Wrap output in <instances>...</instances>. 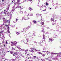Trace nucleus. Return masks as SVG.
<instances>
[{"instance_id":"obj_61","label":"nucleus","mask_w":61,"mask_h":61,"mask_svg":"<svg viewBox=\"0 0 61 61\" xmlns=\"http://www.w3.org/2000/svg\"><path fill=\"white\" fill-rule=\"evenodd\" d=\"M47 29H49V27H47Z\"/></svg>"},{"instance_id":"obj_48","label":"nucleus","mask_w":61,"mask_h":61,"mask_svg":"<svg viewBox=\"0 0 61 61\" xmlns=\"http://www.w3.org/2000/svg\"><path fill=\"white\" fill-rule=\"evenodd\" d=\"M12 50H15V49L13 47H12Z\"/></svg>"},{"instance_id":"obj_47","label":"nucleus","mask_w":61,"mask_h":61,"mask_svg":"<svg viewBox=\"0 0 61 61\" xmlns=\"http://www.w3.org/2000/svg\"><path fill=\"white\" fill-rule=\"evenodd\" d=\"M41 61H45L44 60H42V59H41Z\"/></svg>"},{"instance_id":"obj_54","label":"nucleus","mask_w":61,"mask_h":61,"mask_svg":"<svg viewBox=\"0 0 61 61\" xmlns=\"http://www.w3.org/2000/svg\"><path fill=\"white\" fill-rule=\"evenodd\" d=\"M46 34H49V32H46Z\"/></svg>"},{"instance_id":"obj_64","label":"nucleus","mask_w":61,"mask_h":61,"mask_svg":"<svg viewBox=\"0 0 61 61\" xmlns=\"http://www.w3.org/2000/svg\"><path fill=\"white\" fill-rule=\"evenodd\" d=\"M33 35H35V33H33Z\"/></svg>"},{"instance_id":"obj_1","label":"nucleus","mask_w":61,"mask_h":61,"mask_svg":"<svg viewBox=\"0 0 61 61\" xmlns=\"http://www.w3.org/2000/svg\"><path fill=\"white\" fill-rule=\"evenodd\" d=\"M15 8L14 7H13V8L12 10H11V11H15ZM9 9V7H8L6 8V10H4V12L3 14H5V15H7L8 16H9L10 15V16H12V12L10 13H9L8 12H7L8 10V9Z\"/></svg>"},{"instance_id":"obj_42","label":"nucleus","mask_w":61,"mask_h":61,"mask_svg":"<svg viewBox=\"0 0 61 61\" xmlns=\"http://www.w3.org/2000/svg\"><path fill=\"white\" fill-rule=\"evenodd\" d=\"M31 15V16H33V13H31L30 14Z\"/></svg>"},{"instance_id":"obj_53","label":"nucleus","mask_w":61,"mask_h":61,"mask_svg":"<svg viewBox=\"0 0 61 61\" xmlns=\"http://www.w3.org/2000/svg\"><path fill=\"white\" fill-rule=\"evenodd\" d=\"M46 11V9H45L44 10H43V11Z\"/></svg>"},{"instance_id":"obj_23","label":"nucleus","mask_w":61,"mask_h":61,"mask_svg":"<svg viewBox=\"0 0 61 61\" xmlns=\"http://www.w3.org/2000/svg\"><path fill=\"white\" fill-rule=\"evenodd\" d=\"M24 49H22L21 48H20V51H23Z\"/></svg>"},{"instance_id":"obj_28","label":"nucleus","mask_w":61,"mask_h":61,"mask_svg":"<svg viewBox=\"0 0 61 61\" xmlns=\"http://www.w3.org/2000/svg\"><path fill=\"white\" fill-rule=\"evenodd\" d=\"M2 5L0 4V7H1V8H3V6Z\"/></svg>"},{"instance_id":"obj_26","label":"nucleus","mask_w":61,"mask_h":61,"mask_svg":"<svg viewBox=\"0 0 61 61\" xmlns=\"http://www.w3.org/2000/svg\"><path fill=\"white\" fill-rule=\"evenodd\" d=\"M16 47H17V48H18V49H19L20 50V49H21V48H20V47L18 46H16Z\"/></svg>"},{"instance_id":"obj_57","label":"nucleus","mask_w":61,"mask_h":61,"mask_svg":"<svg viewBox=\"0 0 61 61\" xmlns=\"http://www.w3.org/2000/svg\"><path fill=\"white\" fill-rule=\"evenodd\" d=\"M14 61V59L11 60V61Z\"/></svg>"},{"instance_id":"obj_44","label":"nucleus","mask_w":61,"mask_h":61,"mask_svg":"<svg viewBox=\"0 0 61 61\" xmlns=\"http://www.w3.org/2000/svg\"><path fill=\"white\" fill-rule=\"evenodd\" d=\"M58 8V7L57 6L55 7V9H56V8Z\"/></svg>"},{"instance_id":"obj_35","label":"nucleus","mask_w":61,"mask_h":61,"mask_svg":"<svg viewBox=\"0 0 61 61\" xmlns=\"http://www.w3.org/2000/svg\"><path fill=\"white\" fill-rule=\"evenodd\" d=\"M7 22L8 23H10V21L9 20H7Z\"/></svg>"},{"instance_id":"obj_43","label":"nucleus","mask_w":61,"mask_h":61,"mask_svg":"<svg viewBox=\"0 0 61 61\" xmlns=\"http://www.w3.org/2000/svg\"><path fill=\"white\" fill-rule=\"evenodd\" d=\"M18 19H16V21H18Z\"/></svg>"},{"instance_id":"obj_50","label":"nucleus","mask_w":61,"mask_h":61,"mask_svg":"<svg viewBox=\"0 0 61 61\" xmlns=\"http://www.w3.org/2000/svg\"><path fill=\"white\" fill-rule=\"evenodd\" d=\"M15 57L16 58H18V56H15Z\"/></svg>"},{"instance_id":"obj_41","label":"nucleus","mask_w":61,"mask_h":61,"mask_svg":"<svg viewBox=\"0 0 61 61\" xmlns=\"http://www.w3.org/2000/svg\"><path fill=\"white\" fill-rule=\"evenodd\" d=\"M34 0H28V1H33Z\"/></svg>"},{"instance_id":"obj_10","label":"nucleus","mask_w":61,"mask_h":61,"mask_svg":"<svg viewBox=\"0 0 61 61\" xmlns=\"http://www.w3.org/2000/svg\"><path fill=\"white\" fill-rule=\"evenodd\" d=\"M52 41V39L51 38H50L49 39V42H50Z\"/></svg>"},{"instance_id":"obj_52","label":"nucleus","mask_w":61,"mask_h":61,"mask_svg":"<svg viewBox=\"0 0 61 61\" xmlns=\"http://www.w3.org/2000/svg\"><path fill=\"white\" fill-rule=\"evenodd\" d=\"M50 60L49 59V58H47V60Z\"/></svg>"},{"instance_id":"obj_18","label":"nucleus","mask_w":61,"mask_h":61,"mask_svg":"<svg viewBox=\"0 0 61 61\" xmlns=\"http://www.w3.org/2000/svg\"><path fill=\"white\" fill-rule=\"evenodd\" d=\"M29 10H32L33 9L31 7H29Z\"/></svg>"},{"instance_id":"obj_7","label":"nucleus","mask_w":61,"mask_h":61,"mask_svg":"<svg viewBox=\"0 0 61 61\" xmlns=\"http://www.w3.org/2000/svg\"><path fill=\"white\" fill-rule=\"evenodd\" d=\"M41 28H42V29H43V30H41L42 32H43H43H45V30H44V28H43V26H41Z\"/></svg>"},{"instance_id":"obj_9","label":"nucleus","mask_w":61,"mask_h":61,"mask_svg":"<svg viewBox=\"0 0 61 61\" xmlns=\"http://www.w3.org/2000/svg\"><path fill=\"white\" fill-rule=\"evenodd\" d=\"M23 31L24 32H25V33H26V30L25 29V28H24L23 29Z\"/></svg>"},{"instance_id":"obj_3","label":"nucleus","mask_w":61,"mask_h":61,"mask_svg":"<svg viewBox=\"0 0 61 61\" xmlns=\"http://www.w3.org/2000/svg\"><path fill=\"white\" fill-rule=\"evenodd\" d=\"M35 49L34 48H33L32 49V48H30V50H29V51H31V52H32V53H33L34 52V51H33V50H34Z\"/></svg>"},{"instance_id":"obj_11","label":"nucleus","mask_w":61,"mask_h":61,"mask_svg":"<svg viewBox=\"0 0 61 61\" xmlns=\"http://www.w3.org/2000/svg\"><path fill=\"white\" fill-rule=\"evenodd\" d=\"M17 8H20V10H22V8H21V6H17Z\"/></svg>"},{"instance_id":"obj_51","label":"nucleus","mask_w":61,"mask_h":61,"mask_svg":"<svg viewBox=\"0 0 61 61\" xmlns=\"http://www.w3.org/2000/svg\"><path fill=\"white\" fill-rule=\"evenodd\" d=\"M44 7L45 8H47V7L46 6H44Z\"/></svg>"},{"instance_id":"obj_31","label":"nucleus","mask_w":61,"mask_h":61,"mask_svg":"<svg viewBox=\"0 0 61 61\" xmlns=\"http://www.w3.org/2000/svg\"><path fill=\"white\" fill-rule=\"evenodd\" d=\"M23 11H21L20 12H19V13L20 14H23Z\"/></svg>"},{"instance_id":"obj_56","label":"nucleus","mask_w":61,"mask_h":61,"mask_svg":"<svg viewBox=\"0 0 61 61\" xmlns=\"http://www.w3.org/2000/svg\"><path fill=\"white\" fill-rule=\"evenodd\" d=\"M26 51H28V50H26L25 51V52H26Z\"/></svg>"},{"instance_id":"obj_55","label":"nucleus","mask_w":61,"mask_h":61,"mask_svg":"<svg viewBox=\"0 0 61 61\" xmlns=\"http://www.w3.org/2000/svg\"><path fill=\"white\" fill-rule=\"evenodd\" d=\"M2 37V38H4V36L3 35Z\"/></svg>"},{"instance_id":"obj_16","label":"nucleus","mask_w":61,"mask_h":61,"mask_svg":"<svg viewBox=\"0 0 61 61\" xmlns=\"http://www.w3.org/2000/svg\"><path fill=\"white\" fill-rule=\"evenodd\" d=\"M14 55H17V53H16V52H13V56H14Z\"/></svg>"},{"instance_id":"obj_5","label":"nucleus","mask_w":61,"mask_h":61,"mask_svg":"<svg viewBox=\"0 0 61 61\" xmlns=\"http://www.w3.org/2000/svg\"><path fill=\"white\" fill-rule=\"evenodd\" d=\"M24 19L25 20H27V19L25 18V17H22V19H21V21H23V19Z\"/></svg>"},{"instance_id":"obj_12","label":"nucleus","mask_w":61,"mask_h":61,"mask_svg":"<svg viewBox=\"0 0 61 61\" xmlns=\"http://www.w3.org/2000/svg\"><path fill=\"white\" fill-rule=\"evenodd\" d=\"M11 46H15V44H14V42H11Z\"/></svg>"},{"instance_id":"obj_63","label":"nucleus","mask_w":61,"mask_h":61,"mask_svg":"<svg viewBox=\"0 0 61 61\" xmlns=\"http://www.w3.org/2000/svg\"><path fill=\"white\" fill-rule=\"evenodd\" d=\"M49 9H51V8L49 7Z\"/></svg>"},{"instance_id":"obj_45","label":"nucleus","mask_w":61,"mask_h":61,"mask_svg":"<svg viewBox=\"0 0 61 61\" xmlns=\"http://www.w3.org/2000/svg\"><path fill=\"white\" fill-rule=\"evenodd\" d=\"M8 33L9 34V33H10V32L9 31V30H8Z\"/></svg>"},{"instance_id":"obj_58","label":"nucleus","mask_w":61,"mask_h":61,"mask_svg":"<svg viewBox=\"0 0 61 61\" xmlns=\"http://www.w3.org/2000/svg\"><path fill=\"white\" fill-rule=\"evenodd\" d=\"M24 44H26V43H25V41H24Z\"/></svg>"},{"instance_id":"obj_33","label":"nucleus","mask_w":61,"mask_h":61,"mask_svg":"<svg viewBox=\"0 0 61 61\" xmlns=\"http://www.w3.org/2000/svg\"><path fill=\"white\" fill-rule=\"evenodd\" d=\"M42 25H43L44 24V23L43 22H41Z\"/></svg>"},{"instance_id":"obj_59","label":"nucleus","mask_w":61,"mask_h":61,"mask_svg":"<svg viewBox=\"0 0 61 61\" xmlns=\"http://www.w3.org/2000/svg\"><path fill=\"white\" fill-rule=\"evenodd\" d=\"M1 44H2V43H0V47L1 46Z\"/></svg>"},{"instance_id":"obj_39","label":"nucleus","mask_w":61,"mask_h":61,"mask_svg":"<svg viewBox=\"0 0 61 61\" xmlns=\"http://www.w3.org/2000/svg\"><path fill=\"white\" fill-rule=\"evenodd\" d=\"M38 53H39V54H41V55H42L43 54L42 53H41L40 52H39Z\"/></svg>"},{"instance_id":"obj_30","label":"nucleus","mask_w":61,"mask_h":61,"mask_svg":"<svg viewBox=\"0 0 61 61\" xmlns=\"http://www.w3.org/2000/svg\"><path fill=\"white\" fill-rule=\"evenodd\" d=\"M42 52H46V53H49V52H48V51H42Z\"/></svg>"},{"instance_id":"obj_22","label":"nucleus","mask_w":61,"mask_h":61,"mask_svg":"<svg viewBox=\"0 0 61 61\" xmlns=\"http://www.w3.org/2000/svg\"><path fill=\"white\" fill-rule=\"evenodd\" d=\"M42 42H43V41H41L39 43V45H41V43H42Z\"/></svg>"},{"instance_id":"obj_14","label":"nucleus","mask_w":61,"mask_h":61,"mask_svg":"<svg viewBox=\"0 0 61 61\" xmlns=\"http://www.w3.org/2000/svg\"><path fill=\"white\" fill-rule=\"evenodd\" d=\"M30 27H31V26H29L25 28V29H26V30H28V29H29V28H30Z\"/></svg>"},{"instance_id":"obj_32","label":"nucleus","mask_w":61,"mask_h":61,"mask_svg":"<svg viewBox=\"0 0 61 61\" xmlns=\"http://www.w3.org/2000/svg\"><path fill=\"white\" fill-rule=\"evenodd\" d=\"M51 20L52 21H54V19H53L51 18Z\"/></svg>"},{"instance_id":"obj_8","label":"nucleus","mask_w":61,"mask_h":61,"mask_svg":"<svg viewBox=\"0 0 61 61\" xmlns=\"http://www.w3.org/2000/svg\"><path fill=\"white\" fill-rule=\"evenodd\" d=\"M60 53L61 52H60L59 53H58L57 54H58L57 55V57H61V56H60V54H59L60 53L61 54V53Z\"/></svg>"},{"instance_id":"obj_62","label":"nucleus","mask_w":61,"mask_h":61,"mask_svg":"<svg viewBox=\"0 0 61 61\" xmlns=\"http://www.w3.org/2000/svg\"><path fill=\"white\" fill-rule=\"evenodd\" d=\"M4 0L5 1V0H2V2H4Z\"/></svg>"},{"instance_id":"obj_38","label":"nucleus","mask_w":61,"mask_h":61,"mask_svg":"<svg viewBox=\"0 0 61 61\" xmlns=\"http://www.w3.org/2000/svg\"><path fill=\"white\" fill-rule=\"evenodd\" d=\"M27 16H30V15L29 14H28V15H27Z\"/></svg>"},{"instance_id":"obj_36","label":"nucleus","mask_w":61,"mask_h":61,"mask_svg":"<svg viewBox=\"0 0 61 61\" xmlns=\"http://www.w3.org/2000/svg\"><path fill=\"white\" fill-rule=\"evenodd\" d=\"M12 52L10 51V54H13V52Z\"/></svg>"},{"instance_id":"obj_27","label":"nucleus","mask_w":61,"mask_h":61,"mask_svg":"<svg viewBox=\"0 0 61 61\" xmlns=\"http://www.w3.org/2000/svg\"><path fill=\"white\" fill-rule=\"evenodd\" d=\"M16 32V33L17 35H19V33L18 32Z\"/></svg>"},{"instance_id":"obj_15","label":"nucleus","mask_w":61,"mask_h":61,"mask_svg":"<svg viewBox=\"0 0 61 61\" xmlns=\"http://www.w3.org/2000/svg\"><path fill=\"white\" fill-rule=\"evenodd\" d=\"M13 43L14 44V45H15V46H16V45H16V44H17V42L16 41H15L14 42H13Z\"/></svg>"},{"instance_id":"obj_20","label":"nucleus","mask_w":61,"mask_h":61,"mask_svg":"<svg viewBox=\"0 0 61 61\" xmlns=\"http://www.w3.org/2000/svg\"><path fill=\"white\" fill-rule=\"evenodd\" d=\"M0 39L1 40V41H2L3 43H4V41H3H3H4V40L3 39L1 38V39Z\"/></svg>"},{"instance_id":"obj_37","label":"nucleus","mask_w":61,"mask_h":61,"mask_svg":"<svg viewBox=\"0 0 61 61\" xmlns=\"http://www.w3.org/2000/svg\"><path fill=\"white\" fill-rule=\"evenodd\" d=\"M46 5H49L48 4V3H47V2H46Z\"/></svg>"},{"instance_id":"obj_6","label":"nucleus","mask_w":61,"mask_h":61,"mask_svg":"<svg viewBox=\"0 0 61 61\" xmlns=\"http://www.w3.org/2000/svg\"><path fill=\"white\" fill-rule=\"evenodd\" d=\"M50 53L51 54L52 56H54V55H55L54 54H59V53H54L53 52Z\"/></svg>"},{"instance_id":"obj_19","label":"nucleus","mask_w":61,"mask_h":61,"mask_svg":"<svg viewBox=\"0 0 61 61\" xmlns=\"http://www.w3.org/2000/svg\"><path fill=\"white\" fill-rule=\"evenodd\" d=\"M42 54V56H43V57H44V56H45V55H46V54Z\"/></svg>"},{"instance_id":"obj_2","label":"nucleus","mask_w":61,"mask_h":61,"mask_svg":"<svg viewBox=\"0 0 61 61\" xmlns=\"http://www.w3.org/2000/svg\"><path fill=\"white\" fill-rule=\"evenodd\" d=\"M24 36L25 37V38H27L26 39V40H27V42H29V38H28V37H31L32 36H27V35L25 34V35Z\"/></svg>"},{"instance_id":"obj_13","label":"nucleus","mask_w":61,"mask_h":61,"mask_svg":"<svg viewBox=\"0 0 61 61\" xmlns=\"http://www.w3.org/2000/svg\"><path fill=\"white\" fill-rule=\"evenodd\" d=\"M20 1H21V0H17V3L18 4H20V3H19V2H20Z\"/></svg>"},{"instance_id":"obj_17","label":"nucleus","mask_w":61,"mask_h":61,"mask_svg":"<svg viewBox=\"0 0 61 61\" xmlns=\"http://www.w3.org/2000/svg\"><path fill=\"white\" fill-rule=\"evenodd\" d=\"M43 50H44L45 51L46 50V48L45 47H43Z\"/></svg>"},{"instance_id":"obj_25","label":"nucleus","mask_w":61,"mask_h":61,"mask_svg":"<svg viewBox=\"0 0 61 61\" xmlns=\"http://www.w3.org/2000/svg\"><path fill=\"white\" fill-rule=\"evenodd\" d=\"M33 23H36V21L34 20H33Z\"/></svg>"},{"instance_id":"obj_49","label":"nucleus","mask_w":61,"mask_h":61,"mask_svg":"<svg viewBox=\"0 0 61 61\" xmlns=\"http://www.w3.org/2000/svg\"><path fill=\"white\" fill-rule=\"evenodd\" d=\"M34 42L35 43V44H37V42H36V41H34Z\"/></svg>"},{"instance_id":"obj_46","label":"nucleus","mask_w":61,"mask_h":61,"mask_svg":"<svg viewBox=\"0 0 61 61\" xmlns=\"http://www.w3.org/2000/svg\"><path fill=\"white\" fill-rule=\"evenodd\" d=\"M5 26H7H7H8V25H7L6 24L5 25Z\"/></svg>"},{"instance_id":"obj_4","label":"nucleus","mask_w":61,"mask_h":61,"mask_svg":"<svg viewBox=\"0 0 61 61\" xmlns=\"http://www.w3.org/2000/svg\"><path fill=\"white\" fill-rule=\"evenodd\" d=\"M3 20L4 21V23H6L7 22V20H6V19H5V18H3Z\"/></svg>"},{"instance_id":"obj_24","label":"nucleus","mask_w":61,"mask_h":61,"mask_svg":"<svg viewBox=\"0 0 61 61\" xmlns=\"http://www.w3.org/2000/svg\"><path fill=\"white\" fill-rule=\"evenodd\" d=\"M36 56H33L32 57V58L33 59H35V58H36Z\"/></svg>"},{"instance_id":"obj_40","label":"nucleus","mask_w":61,"mask_h":61,"mask_svg":"<svg viewBox=\"0 0 61 61\" xmlns=\"http://www.w3.org/2000/svg\"><path fill=\"white\" fill-rule=\"evenodd\" d=\"M28 0H25L23 2V3H24V2H26V1H27Z\"/></svg>"},{"instance_id":"obj_21","label":"nucleus","mask_w":61,"mask_h":61,"mask_svg":"<svg viewBox=\"0 0 61 61\" xmlns=\"http://www.w3.org/2000/svg\"><path fill=\"white\" fill-rule=\"evenodd\" d=\"M36 15L37 16H39V14H36Z\"/></svg>"},{"instance_id":"obj_29","label":"nucleus","mask_w":61,"mask_h":61,"mask_svg":"<svg viewBox=\"0 0 61 61\" xmlns=\"http://www.w3.org/2000/svg\"><path fill=\"white\" fill-rule=\"evenodd\" d=\"M44 34H43V39L44 40L45 39V37H44Z\"/></svg>"},{"instance_id":"obj_60","label":"nucleus","mask_w":61,"mask_h":61,"mask_svg":"<svg viewBox=\"0 0 61 61\" xmlns=\"http://www.w3.org/2000/svg\"><path fill=\"white\" fill-rule=\"evenodd\" d=\"M30 25H32V23L31 22H30Z\"/></svg>"},{"instance_id":"obj_34","label":"nucleus","mask_w":61,"mask_h":61,"mask_svg":"<svg viewBox=\"0 0 61 61\" xmlns=\"http://www.w3.org/2000/svg\"><path fill=\"white\" fill-rule=\"evenodd\" d=\"M30 19V18H29V17H28L27 18V20H29V19Z\"/></svg>"}]
</instances>
